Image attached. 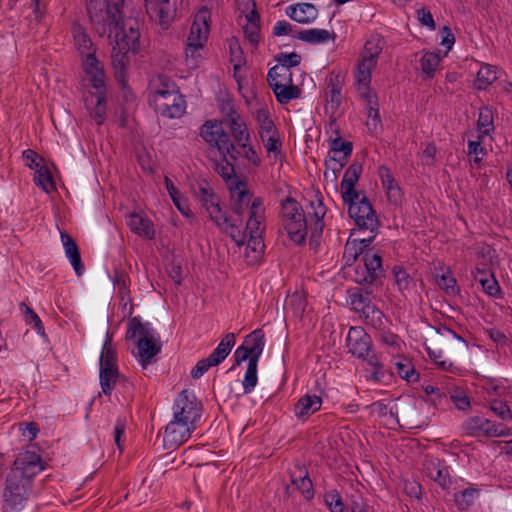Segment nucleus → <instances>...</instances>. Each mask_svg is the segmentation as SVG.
<instances>
[{
    "label": "nucleus",
    "mask_w": 512,
    "mask_h": 512,
    "mask_svg": "<svg viewBox=\"0 0 512 512\" xmlns=\"http://www.w3.org/2000/svg\"><path fill=\"white\" fill-rule=\"evenodd\" d=\"M442 60V56L436 52L425 51L420 59L422 75L425 79L434 77L435 72Z\"/></svg>",
    "instance_id": "44"
},
{
    "label": "nucleus",
    "mask_w": 512,
    "mask_h": 512,
    "mask_svg": "<svg viewBox=\"0 0 512 512\" xmlns=\"http://www.w3.org/2000/svg\"><path fill=\"white\" fill-rule=\"evenodd\" d=\"M322 399L316 394H305L295 404L294 413L298 419H307L320 410Z\"/></svg>",
    "instance_id": "30"
},
{
    "label": "nucleus",
    "mask_w": 512,
    "mask_h": 512,
    "mask_svg": "<svg viewBox=\"0 0 512 512\" xmlns=\"http://www.w3.org/2000/svg\"><path fill=\"white\" fill-rule=\"evenodd\" d=\"M295 37L307 44H324L334 40L332 34L326 29L311 28L298 31Z\"/></svg>",
    "instance_id": "35"
},
{
    "label": "nucleus",
    "mask_w": 512,
    "mask_h": 512,
    "mask_svg": "<svg viewBox=\"0 0 512 512\" xmlns=\"http://www.w3.org/2000/svg\"><path fill=\"white\" fill-rule=\"evenodd\" d=\"M493 132H494L493 111L489 107H483L479 111V116H478V121H477V134L480 135V137L491 138V135Z\"/></svg>",
    "instance_id": "45"
},
{
    "label": "nucleus",
    "mask_w": 512,
    "mask_h": 512,
    "mask_svg": "<svg viewBox=\"0 0 512 512\" xmlns=\"http://www.w3.org/2000/svg\"><path fill=\"white\" fill-rule=\"evenodd\" d=\"M374 235H371L367 238L357 239V238H349L346 242L343 260L346 265H352L358 256L364 252V249L367 248L372 242Z\"/></svg>",
    "instance_id": "32"
},
{
    "label": "nucleus",
    "mask_w": 512,
    "mask_h": 512,
    "mask_svg": "<svg viewBox=\"0 0 512 512\" xmlns=\"http://www.w3.org/2000/svg\"><path fill=\"white\" fill-rule=\"evenodd\" d=\"M222 158L223 159L216 165V170L230 187L234 184V181H238L235 177V168L234 165L227 160V157Z\"/></svg>",
    "instance_id": "59"
},
{
    "label": "nucleus",
    "mask_w": 512,
    "mask_h": 512,
    "mask_svg": "<svg viewBox=\"0 0 512 512\" xmlns=\"http://www.w3.org/2000/svg\"><path fill=\"white\" fill-rule=\"evenodd\" d=\"M494 260L495 250L490 246H483L477 253L476 268L480 267L481 269H485V271L490 272V268L494 264Z\"/></svg>",
    "instance_id": "57"
},
{
    "label": "nucleus",
    "mask_w": 512,
    "mask_h": 512,
    "mask_svg": "<svg viewBox=\"0 0 512 512\" xmlns=\"http://www.w3.org/2000/svg\"><path fill=\"white\" fill-rule=\"evenodd\" d=\"M206 45L186 41L185 45V64L194 70L199 67L204 59V49Z\"/></svg>",
    "instance_id": "40"
},
{
    "label": "nucleus",
    "mask_w": 512,
    "mask_h": 512,
    "mask_svg": "<svg viewBox=\"0 0 512 512\" xmlns=\"http://www.w3.org/2000/svg\"><path fill=\"white\" fill-rule=\"evenodd\" d=\"M149 102L157 113L168 118H179L186 110V102L176 84L162 75L150 83Z\"/></svg>",
    "instance_id": "4"
},
{
    "label": "nucleus",
    "mask_w": 512,
    "mask_h": 512,
    "mask_svg": "<svg viewBox=\"0 0 512 512\" xmlns=\"http://www.w3.org/2000/svg\"><path fill=\"white\" fill-rule=\"evenodd\" d=\"M100 364V385L105 395L111 393L118 378L116 350L112 338L106 333L105 340L99 358Z\"/></svg>",
    "instance_id": "7"
},
{
    "label": "nucleus",
    "mask_w": 512,
    "mask_h": 512,
    "mask_svg": "<svg viewBox=\"0 0 512 512\" xmlns=\"http://www.w3.org/2000/svg\"><path fill=\"white\" fill-rule=\"evenodd\" d=\"M349 305L362 317L366 324L372 327H379L382 324L383 313L371 303L370 298L362 293L349 295Z\"/></svg>",
    "instance_id": "15"
},
{
    "label": "nucleus",
    "mask_w": 512,
    "mask_h": 512,
    "mask_svg": "<svg viewBox=\"0 0 512 512\" xmlns=\"http://www.w3.org/2000/svg\"><path fill=\"white\" fill-rule=\"evenodd\" d=\"M308 215L309 224L301 205L290 196L286 197L281 203V216L284 229L290 240L296 244L300 245L304 243L308 227H310L315 234H321L323 231V219L326 215V207L318 196L310 200Z\"/></svg>",
    "instance_id": "2"
},
{
    "label": "nucleus",
    "mask_w": 512,
    "mask_h": 512,
    "mask_svg": "<svg viewBox=\"0 0 512 512\" xmlns=\"http://www.w3.org/2000/svg\"><path fill=\"white\" fill-rule=\"evenodd\" d=\"M375 67L376 66L371 64V62H363L359 60L357 63L355 81L357 91L361 98L376 94V92L371 88L372 71Z\"/></svg>",
    "instance_id": "24"
},
{
    "label": "nucleus",
    "mask_w": 512,
    "mask_h": 512,
    "mask_svg": "<svg viewBox=\"0 0 512 512\" xmlns=\"http://www.w3.org/2000/svg\"><path fill=\"white\" fill-rule=\"evenodd\" d=\"M351 153L352 144L350 142L343 141L340 137L332 139L330 141L329 154L325 160V176L329 177V171H331L333 178L336 179L337 172L343 168Z\"/></svg>",
    "instance_id": "13"
},
{
    "label": "nucleus",
    "mask_w": 512,
    "mask_h": 512,
    "mask_svg": "<svg viewBox=\"0 0 512 512\" xmlns=\"http://www.w3.org/2000/svg\"><path fill=\"white\" fill-rule=\"evenodd\" d=\"M449 397L455 407L459 410H467L470 405V398L467 396L463 388L456 384L453 379L445 378L443 381Z\"/></svg>",
    "instance_id": "33"
},
{
    "label": "nucleus",
    "mask_w": 512,
    "mask_h": 512,
    "mask_svg": "<svg viewBox=\"0 0 512 512\" xmlns=\"http://www.w3.org/2000/svg\"><path fill=\"white\" fill-rule=\"evenodd\" d=\"M476 494L477 490L475 489H465L463 491L455 493L454 502L458 509H467L473 503Z\"/></svg>",
    "instance_id": "61"
},
{
    "label": "nucleus",
    "mask_w": 512,
    "mask_h": 512,
    "mask_svg": "<svg viewBox=\"0 0 512 512\" xmlns=\"http://www.w3.org/2000/svg\"><path fill=\"white\" fill-rule=\"evenodd\" d=\"M173 417L197 425L201 417V403L192 391L183 390L179 393L173 405Z\"/></svg>",
    "instance_id": "10"
},
{
    "label": "nucleus",
    "mask_w": 512,
    "mask_h": 512,
    "mask_svg": "<svg viewBox=\"0 0 512 512\" xmlns=\"http://www.w3.org/2000/svg\"><path fill=\"white\" fill-rule=\"evenodd\" d=\"M228 106L229 111L226 113L225 120L235 141L237 144L244 141H251V133L246 121L235 110L233 105L229 104Z\"/></svg>",
    "instance_id": "23"
},
{
    "label": "nucleus",
    "mask_w": 512,
    "mask_h": 512,
    "mask_svg": "<svg viewBox=\"0 0 512 512\" xmlns=\"http://www.w3.org/2000/svg\"><path fill=\"white\" fill-rule=\"evenodd\" d=\"M150 19L167 28L172 22L176 8L175 0H144Z\"/></svg>",
    "instance_id": "19"
},
{
    "label": "nucleus",
    "mask_w": 512,
    "mask_h": 512,
    "mask_svg": "<svg viewBox=\"0 0 512 512\" xmlns=\"http://www.w3.org/2000/svg\"><path fill=\"white\" fill-rule=\"evenodd\" d=\"M272 91L280 104H287L294 99H298L302 93L300 86L294 81L289 84L278 85Z\"/></svg>",
    "instance_id": "41"
},
{
    "label": "nucleus",
    "mask_w": 512,
    "mask_h": 512,
    "mask_svg": "<svg viewBox=\"0 0 512 512\" xmlns=\"http://www.w3.org/2000/svg\"><path fill=\"white\" fill-rule=\"evenodd\" d=\"M363 99L366 102L367 109L366 126L370 132H377L381 128L377 94L364 97Z\"/></svg>",
    "instance_id": "36"
},
{
    "label": "nucleus",
    "mask_w": 512,
    "mask_h": 512,
    "mask_svg": "<svg viewBox=\"0 0 512 512\" xmlns=\"http://www.w3.org/2000/svg\"><path fill=\"white\" fill-rule=\"evenodd\" d=\"M291 483L292 486L297 489L305 499L310 500L313 498V484L306 471H300L299 477L297 478L292 477Z\"/></svg>",
    "instance_id": "47"
},
{
    "label": "nucleus",
    "mask_w": 512,
    "mask_h": 512,
    "mask_svg": "<svg viewBox=\"0 0 512 512\" xmlns=\"http://www.w3.org/2000/svg\"><path fill=\"white\" fill-rule=\"evenodd\" d=\"M127 338L134 342L137 348L136 358L143 368L151 364L161 350L159 334L150 323H143L137 318L129 322Z\"/></svg>",
    "instance_id": "5"
},
{
    "label": "nucleus",
    "mask_w": 512,
    "mask_h": 512,
    "mask_svg": "<svg viewBox=\"0 0 512 512\" xmlns=\"http://www.w3.org/2000/svg\"><path fill=\"white\" fill-rule=\"evenodd\" d=\"M43 470V461L40 455L34 451L20 453L14 461V467L11 469V471H18L19 476L29 481Z\"/></svg>",
    "instance_id": "20"
},
{
    "label": "nucleus",
    "mask_w": 512,
    "mask_h": 512,
    "mask_svg": "<svg viewBox=\"0 0 512 512\" xmlns=\"http://www.w3.org/2000/svg\"><path fill=\"white\" fill-rule=\"evenodd\" d=\"M427 475L441 487L445 488L449 483L448 472L440 467L439 463L431 461L426 466Z\"/></svg>",
    "instance_id": "52"
},
{
    "label": "nucleus",
    "mask_w": 512,
    "mask_h": 512,
    "mask_svg": "<svg viewBox=\"0 0 512 512\" xmlns=\"http://www.w3.org/2000/svg\"><path fill=\"white\" fill-rule=\"evenodd\" d=\"M243 159H245L248 164L258 167L261 165V158L258 155L255 148L252 146L251 141H244L238 143V151H237Z\"/></svg>",
    "instance_id": "54"
},
{
    "label": "nucleus",
    "mask_w": 512,
    "mask_h": 512,
    "mask_svg": "<svg viewBox=\"0 0 512 512\" xmlns=\"http://www.w3.org/2000/svg\"><path fill=\"white\" fill-rule=\"evenodd\" d=\"M362 167L359 164H351L345 171L341 181V196L343 201H351L359 197L355 186L359 180Z\"/></svg>",
    "instance_id": "25"
},
{
    "label": "nucleus",
    "mask_w": 512,
    "mask_h": 512,
    "mask_svg": "<svg viewBox=\"0 0 512 512\" xmlns=\"http://www.w3.org/2000/svg\"><path fill=\"white\" fill-rule=\"evenodd\" d=\"M245 23L243 24V30L246 40L253 46H256L260 43L261 37V29H260V17L257 14H251L250 16H245Z\"/></svg>",
    "instance_id": "37"
},
{
    "label": "nucleus",
    "mask_w": 512,
    "mask_h": 512,
    "mask_svg": "<svg viewBox=\"0 0 512 512\" xmlns=\"http://www.w3.org/2000/svg\"><path fill=\"white\" fill-rule=\"evenodd\" d=\"M286 15L300 24H309L318 17V10L311 3H295L286 8Z\"/></svg>",
    "instance_id": "27"
},
{
    "label": "nucleus",
    "mask_w": 512,
    "mask_h": 512,
    "mask_svg": "<svg viewBox=\"0 0 512 512\" xmlns=\"http://www.w3.org/2000/svg\"><path fill=\"white\" fill-rule=\"evenodd\" d=\"M487 137H480L477 134L475 139H470L468 141V155L472 156L473 163L479 166L483 161V158L486 154L485 148L483 144Z\"/></svg>",
    "instance_id": "50"
},
{
    "label": "nucleus",
    "mask_w": 512,
    "mask_h": 512,
    "mask_svg": "<svg viewBox=\"0 0 512 512\" xmlns=\"http://www.w3.org/2000/svg\"><path fill=\"white\" fill-rule=\"evenodd\" d=\"M348 352L359 359H368L372 352V341L370 336L362 327H350L346 337Z\"/></svg>",
    "instance_id": "17"
},
{
    "label": "nucleus",
    "mask_w": 512,
    "mask_h": 512,
    "mask_svg": "<svg viewBox=\"0 0 512 512\" xmlns=\"http://www.w3.org/2000/svg\"><path fill=\"white\" fill-rule=\"evenodd\" d=\"M229 189L237 213H241L243 207H250V195L244 183L234 181V184Z\"/></svg>",
    "instance_id": "39"
},
{
    "label": "nucleus",
    "mask_w": 512,
    "mask_h": 512,
    "mask_svg": "<svg viewBox=\"0 0 512 512\" xmlns=\"http://www.w3.org/2000/svg\"><path fill=\"white\" fill-rule=\"evenodd\" d=\"M196 426L175 417L167 424L163 436V445L166 449H176L191 437Z\"/></svg>",
    "instance_id": "14"
},
{
    "label": "nucleus",
    "mask_w": 512,
    "mask_h": 512,
    "mask_svg": "<svg viewBox=\"0 0 512 512\" xmlns=\"http://www.w3.org/2000/svg\"><path fill=\"white\" fill-rule=\"evenodd\" d=\"M61 243L65 256L73 267L75 273L81 276L84 272V265L81 261V255L75 241L65 232H60Z\"/></svg>",
    "instance_id": "28"
},
{
    "label": "nucleus",
    "mask_w": 512,
    "mask_h": 512,
    "mask_svg": "<svg viewBox=\"0 0 512 512\" xmlns=\"http://www.w3.org/2000/svg\"><path fill=\"white\" fill-rule=\"evenodd\" d=\"M85 1L88 14L98 34L108 35L111 39V58L115 77L125 85L130 64L129 53L136 54L140 50V32L133 26L126 28L117 3H111L108 0Z\"/></svg>",
    "instance_id": "1"
},
{
    "label": "nucleus",
    "mask_w": 512,
    "mask_h": 512,
    "mask_svg": "<svg viewBox=\"0 0 512 512\" xmlns=\"http://www.w3.org/2000/svg\"><path fill=\"white\" fill-rule=\"evenodd\" d=\"M395 282L401 291H407L411 288L413 282L411 277L402 267H395L393 269Z\"/></svg>",
    "instance_id": "64"
},
{
    "label": "nucleus",
    "mask_w": 512,
    "mask_h": 512,
    "mask_svg": "<svg viewBox=\"0 0 512 512\" xmlns=\"http://www.w3.org/2000/svg\"><path fill=\"white\" fill-rule=\"evenodd\" d=\"M34 183L45 193H50L55 188L51 172L45 165L39 166V168L35 170Z\"/></svg>",
    "instance_id": "48"
},
{
    "label": "nucleus",
    "mask_w": 512,
    "mask_h": 512,
    "mask_svg": "<svg viewBox=\"0 0 512 512\" xmlns=\"http://www.w3.org/2000/svg\"><path fill=\"white\" fill-rule=\"evenodd\" d=\"M235 334L227 333L221 339L217 347L212 351V353L208 356L209 361L217 366L222 363L226 357L230 354L232 348L235 345Z\"/></svg>",
    "instance_id": "34"
},
{
    "label": "nucleus",
    "mask_w": 512,
    "mask_h": 512,
    "mask_svg": "<svg viewBox=\"0 0 512 512\" xmlns=\"http://www.w3.org/2000/svg\"><path fill=\"white\" fill-rule=\"evenodd\" d=\"M324 502L331 512H345L342 498L336 490L326 492Z\"/></svg>",
    "instance_id": "60"
},
{
    "label": "nucleus",
    "mask_w": 512,
    "mask_h": 512,
    "mask_svg": "<svg viewBox=\"0 0 512 512\" xmlns=\"http://www.w3.org/2000/svg\"><path fill=\"white\" fill-rule=\"evenodd\" d=\"M463 431L469 436L510 437L512 429L481 416L468 417L462 424Z\"/></svg>",
    "instance_id": "8"
},
{
    "label": "nucleus",
    "mask_w": 512,
    "mask_h": 512,
    "mask_svg": "<svg viewBox=\"0 0 512 512\" xmlns=\"http://www.w3.org/2000/svg\"><path fill=\"white\" fill-rule=\"evenodd\" d=\"M199 135L205 144L210 149L216 150L221 157L236 160L235 145L222 121L216 119L205 121L199 129Z\"/></svg>",
    "instance_id": "6"
},
{
    "label": "nucleus",
    "mask_w": 512,
    "mask_h": 512,
    "mask_svg": "<svg viewBox=\"0 0 512 512\" xmlns=\"http://www.w3.org/2000/svg\"><path fill=\"white\" fill-rule=\"evenodd\" d=\"M265 346L264 334L261 330L257 329L251 332L246 338L244 343L239 346L235 351V358L237 363L248 361L258 363Z\"/></svg>",
    "instance_id": "16"
},
{
    "label": "nucleus",
    "mask_w": 512,
    "mask_h": 512,
    "mask_svg": "<svg viewBox=\"0 0 512 512\" xmlns=\"http://www.w3.org/2000/svg\"><path fill=\"white\" fill-rule=\"evenodd\" d=\"M254 118L258 125L259 136L273 134L278 132L274 121L271 118V114L267 107L261 106L254 112Z\"/></svg>",
    "instance_id": "38"
},
{
    "label": "nucleus",
    "mask_w": 512,
    "mask_h": 512,
    "mask_svg": "<svg viewBox=\"0 0 512 512\" xmlns=\"http://www.w3.org/2000/svg\"><path fill=\"white\" fill-rule=\"evenodd\" d=\"M428 356L437 363V365L444 371L456 373L458 368L448 360H443V351L441 349H433L427 344H424Z\"/></svg>",
    "instance_id": "56"
},
{
    "label": "nucleus",
    "mask_w": 512,
    "mask_h": 512,
    "mask_svg": "<svg viewBox=\"0 0 512 512\" xmlns=\"http://www.w3.org/2000/svg\"><path fill=\"white\" fill-rule=\"evenodd\" d=\"M264 219L265 207L263 201L260 198H255L249 207L246 232L243 235V239L239 241L236 240L237 244H244L247 235H262L264 230Z\"/></svg>",
    "instance_id": "22"
},
{
    "label": "nucleus",
    "mask_w": 512,
    "mask_h": 512,
    "mask_svg": "<svg viewBox=\"0 0 512 512\" xmlns=\"http://www.w3.org/2000/svg\"><path fill=\"white\" fill-rule=\"evenodd\" d=\"M291 308L295 316H301L305 309L304 298L301 294H293L287 298L285 309Z\"/></svg>",
    "instance_id": "63"
},
{
    "label": "nucleus",
    "mask_w": 512,
    "mask_h": 512,
    "mask_svg": "<svg viewBox=\"0 0 512 512\" xmlns=\"http://www.w3.org/2000/svg\"><path fill=\"white\" fill-rule=\"evenodd\" d=\"M499 77V71L496 66L482 64L479 68L475 80L477 89L484 90L494 83Z\"/></svg>",
    "instance_id": "42"
},
{
    "label": "nucleus",
    "mask_w": 512,
    "mask_h": 512,
    "mask_svg": "<svg viewBox=\"0 0 512 512\" xmlns=\"http://www.w3.org/2000/svg\"><path fill=\"white\" fill-rule=\"evenodd\" d=\"M363 266L372 274L382 275V260L380 254L372 249L367 250L363 256Z\"/></svg>",
    "instance_id": "55"
},
{
    "label": "nucleus",
    "mask_w": 512,
    "mask_h": 512,
    "mask_svg": "<svg viewBox=\"0 0 512 512\" xmlns=\"http://www.w3.org/2000/svg\"><path fill=\"white\" fill-rule=\"evenodd\" d=\"M293 75V70H288V68L283 65H275L268 72V83L271 89L278 85L289 84L294 81Z\"/></svg>",
    "instance_id": "43"
},
{
    "label": "nucleus",
    "mask_w": 512,
    "mask_h": 512,
    "mask_svg": "<svg viewBox=\"0 0 512 512\" xmlns=\"http://www.w3.org/2000/svg\"><path fill=\"white\" fill-rule=\"evenodd\" d=\"M475 278L480 282L485 293L490 296H495L498 294L499 285L491 271L487 272L485 269L477 267Z\"/></svg>",
    "instance_id": "46"
},
{
    "label": "nucleus",
    "mask_w": 512,
    "mask_h": 512,
    "mask_svg": "<svg viewBox=\"0 0 512 512\" xmlns=\"http://www.w3.org/2000/svg\"><path fill=\"white\" fill-rule=\"evenodd\" d=\"M385 46V39L378 33L371 34L365 42L360 59L363 62H371L377 65L378 58Z\"/></svg>",
    "instance_id": "31"
},
{
    "label": "nucleus",
    "mask_w": 512,
    "mask_h": 512,
    "mask_svg": "<svg viewBox=\"0 0 512 512\" xmlns=\"http://www.w3.org/2000/svg\"><path fill=\"white\" fill-rule=\"evenodd\" d=\"M125 222L129 230L146 240L155 238L156 230L152 220L142 211H133L125 216Z\"/></svg>",
    "instance_id": "21"
},
{
    "label": "nucleus",
    "mask_w": 512,
    "mask_h": 512,
    "mask_svg": "<svg viewBox=\"0 0 512 512\" xmlns=\"http://www.w3.org/2000/svg\"><path fill=\"white\" fill-rule=\"evenodd\" d=\"M195 195L206 210L211 220L219 227H225L228 224L226 212L220 205L219 197L213 192L206 181H200L197 184Z\"/></svg>",
    "instance_id": "9"
},
{
    "label": "nucleus",
    "mask_w": 512,
    "mask_h": 512,
    "mask_svg": "<svg viewBox=\"0 0 512 512\" xmlns=\"http://www.w3.org/2000/svg\"><path fill=\"white\" fill-rule=\"evenodd\" d=\"M211 12L207 6L201 7L194 15L187 40L206 45L210 34Z\"/></svg>",
    "instance_id": "18"
},
{
    "label": "nucleus",
    "mask_w": 512,
    "mask_h": 512,
    "mask_svg": "<svg viewBox=\"0 0 512 512\" xmlns=\"http://www.w3.org/2000/svg\"><path fill=\"white\" fill-rule=\"evenodd\" d=\"M31 488V481L19 476L18 471H10L3 492L5 502L11 507L22 506Z\"/></svg>",
    "instance_id": "11"
},
{
    "label": "nucleus",
    "mask_w": 512,
    "mask_h": 512,
    "mask_svg": "<svg viewBox=\"0 0 512 512\" xmlns=\"http://www.w3.org/2000/svg\"><path fill=\"white\" fill-rule=\"evenodd\" d=\"M380 339L381 342L389 348V352L393 355H398L402 352L404 343L396 334L389 331H383Z\"/></svg>",
    "instance_id": "58"
},
{
    "label": "nucleus",
    "mask_w": 512,
    "mask_h": 512,
    "mask_svg": "<svg viewBox=\"0 0 512 512\" xmlns=\"http://www.w3.org/2000/svg\"><path fill=\"white\" fill-rule=\"evenodd\" d=\"M246 238H248L246 242V250H251L253 253L252 260L256 261L260 258L264 249L262 235H247Z\"/></svg>",
    "instance_id": "62"
},
{
    "label": "nucleus",
    "mask_w": 512,
    "mask_h": 512,
    "mask_svg": "<svg viewBox=\"0 0 512 512\" xmlns=\"http://www.w3.org/2000/svg\"><path fill=\"white\" fill-rule=\"evenodd\" d=\"M73 44L81 59L87 56L96 55V47L86 32L85 28L77 23H73L71 27Z\"/></svg>",
    "instance_id": "26"
},
{
    "label": "nucleus",
    "mask_w": 512,
    "mask_h": 512,
    "mask_svg": "<svg viewBox=\"0 0 512 512\" xmlns=\"http://www.w3.org/2000/svg\"><path fill=\"white\" fill-rule=\"evenodd\" d=\"M229 52L230 61L233 64L235 72L240 70L245 65V57L237 38L232 37L229 39Z\"/></svg>",
    "instance_id": "53"
},
{
    "label": "nucleus",
    "mask_w": 512,
    "mask_h": 512,
    "mask_svg": "<svg viewBox=\"0 0 512 512\" xmlns=\"http://www.w3.org/2000/svg\"><path fill=\"white\" fill-rule=\"evenodd\" d=\"M344 203L348 206L349 215L354 219L358 228L373 233L377 228L378 221L369 201L366 198L358 197L351 201H344Z\"/></svg>",
    "instance_id": "12"
},
{
    "label": "nucleus",
    "mask_w": 512,
    "mask_h": 512,
    "mask_svg": "<svg viewBox=\"0 0 512 512\" xmlns=\"http://www.w3.org/2000/svg\"><path fill=\"white\" fill-rule=\"evenodd\" d=\"M258 363L248 362V366L242 380L243 393L250 394L254 391L258 383Z\"/></svg>",
    "instance_id": "51"
},
{
    "label": "nucleus",
    "mask_w": 512,
    "mask_h": 512,
    "mask_svg": "<svg viewBox=\"0 0 512 512\" xmlns=\"http://www.w3.org/2000/svg\"><path fill=\"white\" fill-rule=\"evenodd\" d=\"M268 155L273 157L274 159H278L281 155V147L282 143L280 140L279 132H274L273 134L261 135L259 136Z\"/></svg>",
    "instance_id": "49"
},
{
    "label": "nucleus",
    "mask_w": 512,
    "mask_h": 512,
    "mask_svg": "<svg viewBox=\"0 0 512 512\" xmlns=\"http://www.w3.org/2000/svg\"><path fill=\"white\" fill-rule=\"evenodd\" d=\"M378 174L389 202L394 205L400 204L403 197L402 191L391 171L387 167L382 166L379 168Z\"/></svg>",
    "instance_id": "29"
},
{
    "label": "nucleus",
    "mask_w": 512,
    "mask_h": 512,
    "mask_svg": "<svg viewBox=\"0 0 512 512\" xmlns=\"http://www.w3.org/2000/svg\"><path fill=\"white\" fill-rule=\"evenodd\" d=\"M82 86L87 89L84 98L90 116L98 125L104 123L106 115V75L103 64L96 55L81 59Z\"/></svg>",
    "instance_id": "3"
}]
</instances>
